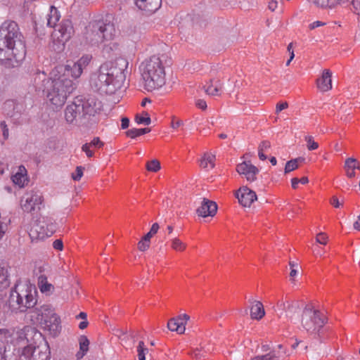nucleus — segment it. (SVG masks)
Instances as JSON below:
<instances>
[{"label": "nucleus", "mask_w": 360, "mask_h": 360, "mask_svg": "<svg viewBox=\"0 0 360 360\" xmlns=\"http://www.w3.org/2000/svg\"><path fill=\"white\" fill-rule=\"evenodd\" d=\"M41 334L34 328L25 326L11 336V340L1 352L4 360H49L51 351L46 341L36 345Z\"/></svg>", "instance_id": "1"}, {"label": "nucleus", "mask_w": 360, "mask_h": 360, "mask_svg": "<svg viewBox=\"0 0 360 360\" xmlns=\"http://www.w3.org/2000/svg\"><path fill=\"white\" fill-rule=\"evenodd\" d=\"M26 54L23 36L14 21H5L0 27V62L14 66L22 60Z\"/></svg>", "instance_id": "2"}, {"label": "nucleus", "mask_w": 360, "mask_h": 360, "mask_svg": "<svg viewBox=\"0 0 360 360\" xmlns=\"http://www.w3.org/2000/svg\"><path fill=\"white\" fill-rule=\"evenodd\" d=\"M128 65L127 60L123 58L103 63L98 71L91 76V86L106 94H115L122 86L124 71Z\"/></svg>", "instance_id": "3"}, {"label": "nucleus", "mask_w": 360, "mask_h": 360, "mask_svg": "<svg viewBox=\"0 0 360 360\" xmlns=\"http://www.w3.org/2000/svg\"><path fill=\"white\" fill-rule=\"evenodd\" d=\"M165 54L151 56L145 59L140 65V72L144 82V88L148 91L159 89L165 84Z\"/></svg>", "instance_id": "4"}, {"label": "nucleus", "mask_w": 360, "mask_h": 360, "mask_svg": "<svg viewBox=\"0 0 360 360\" xmlns=\"http://www.w3.org/2000/svg\"><path fill=\"white\" fill-rule=\"evenodd\" d=\"M43 82V91L48 103L53 109L60 108L74 89L72 80L51 75L50 78Z\"/></svg>", "instance_id": "5"}, {"label": "nucleus", "mask_w": 360, "mask_h": 360, "mask_svg": "<svg viewBox=\"0 0 360 360\" xmlns=\"http://www.w3.org/2000/svg\"><path fill=\"white\" fill-rule=\"evenodd\" d=\"M37 297L35 285L27 281H20L11 291L8 306L13 312H24L36 305Z\"/></svg>", "instance_id": "6"}, {"label": "nucleus", "mask_w": 360, "mask_h": 360, "mask_svg": "<svg viewBox=\"0 0 360 360\" xmlns=\"http://www.w3.org/2000/svg\"><path fill=\"white\" fill-rule=\"evenodd\" d=\"M304 330L310 335H316L323 327L326 317L311 305H307L302 310L300 319Z\"/></svg>", "instance_id": "7"}, {"label": "nucleus", "mask_w": 360, "mask_h": 360, "mask_svg": "<svg viewBox=\"0 0 360 360\" xmlns=\"http://www.w3.org/2000/svg\"><path fill=\"white\" fill-rule=\"evenodd\" d=\"M56 231V224L51 219L40 216L32 221L27 227V232L32 242H37L51 236Z\"/></svg>", "instance_id": "8"}, {"label": "nucleus", "mask_w": 360, "mask_h": 360, "mask_svg": "<svg viewBox=\"0 0 360 360\" xmlns=\"http://www.w3.org/2000/svg\"><path fill=\"white\" fill-rule=\"evenodd\" d=\"M115 35V29L111 25L100 22H91L86 27L84 37L86 41L91 44H97L103 41L110 40Z\"/></svg>", "instance_id": "9"}, {"label": "nucleus", "mask_w": 360, "mask_h": 360, "mask_svg": "<svg viewBox=\"0 0 360 360\" xmlns=\"http://www.w3.org/2000/svg\"><path fill=\"white\" fill-rule=\"evenodd\" d=\"M91 59L92 56L91 55H84L75 63L56 67L51 72V75L58 76L61 78H68L69 76L74 79L79 78L83 72V69L89 64Z\"/></svg>", "instance_id": "10"}, {"label": "nucleus", "mask_w": 360, "mask_h": 360, "mask_svg": "<svg viewBox=\"0 0 360 360\" xmlns=\"http://www.w3.org/2000/svg\"><path fill=\"white\" fill-rule=\"evenodd\" d=\"M52 267L48 263H41L36 266L35 274L37 277V286L40 292L51 296L55 292V286L48 281V276L51 274Z\"/></svg>", "instance_id": "11"}, {"label": "nucleus", "mask_w": 360, "mask_h": 360, "mask_svg": "<svg viewBox=\"0 0 360 360\" xmlns=\"http://www.w3.org/2000/svg\"><path fill=\"white\" fill-rule=\"evenodd\" d=\"M43 203L44 197L42 194L34 191L26 193L20 200L22 209L29 213H32L36 210H40Z\"/></svg>", "instance_id": "12"}, {"label": "nucleus", "mask_w": 360, "mask_h": 360, "mask_svg": "<svg viewBox=\"0 0 360 360\" xmlns=\"http://www.w3.org/2000/svg\"><path fill=\"white\" fill-rule=\"evenodd\" d=\"M73 33V27L70 20H63L56 28L52 34L54 41H57L59 44H64L72 37Z\"/></svg>", "instance_id": "13"}, {"label": "nucleus", "mask_w": 360, "mask_h": 360, "mask_svg": "<svg viewBox=\"0 0 360 360\" xmlns=\"http://www.w3.org/2000/svg\"><path fill=\"white\" fill-rule=\"evenodd\" d=\"M79 100L80 110L82 112V117L86 118L87 116H94L101 109V103L94 97L87 99L77 98Z\"/></svg>", "instance_id": "14"}, {"label": "nucleus", "mask_w": 360, "mask_h": 360, "mask_svg": "<svg viewBox=\"0 0 360 360\" xmlns=\"http://www.w3.org/2000/svg\"><path fill=\"white\" fill-rule=\"evenodd\" d=\"M205 93L211 96H220L223 92L224 82L221 77L216 74H212L208 82L203 86Z\"/></svg>", "instance_id": "15"}, {"label": "nucleus", "mask_w": 360, "mask_h": 360, "mask_svg": "<svg viewBox=\"0 0 360 360\" xmlns=\"http://www.w3.org/2000/svg\"><path fill=\"white\" fill-rule=\"evenodd\" d=\"M236 170L239 174L243 175L248 181H254L259 173V169L250 161H244L237 165Z\"/></svg>", "instance_id": "16"}, {"label": "nucleus", "mask_w": 360, "mask_h": 360, "mask_svg": "<svg viewBox=\"0 0 360 360\" xmlns=\"http://www.w3.org/2000/svg\"><path fill=\"white\" fill-rule=\"evenodd\" d=\"M80 103L79 100L75 98L74 101L68 105L65 110V119L66 122L69 124L74 123L76 121L77 118L79 117H82V112L80 110Z\"/></svg>", "instance_id": "17"}, {"label": "nucleus", "mask_w": 360, "mask_h": 360, "mask_svg": "<svg viewBox=\"0 0 360 360\" xmlns=\"http://www.w3.org/2000/svg\"><path fill=\"white\" fill-rule=\"evenodd\" d=\"M236 196L243 207H250L257 199L255 192L245 186L240 188Z\"/></svg>", "instance_id": "18"}, {"label": "nucleus", "mask_w": 360, "mask_h": 360, "mask_svg": "<svg viewBox=\"0 0 360 360\" xmlns=\"http://www.w3.org/2000/svg\"><path fill=\"white\" fill-rule=\"evenodd\" d=\"M189 319V316L186 314H181L176 318H172L168 321L167 328L171 331L182 334L185 332L186 325Z\"/></svg>", "instance_id": "19"}, {"label": "nucleus", "mask_w": 360, "mask_h": 360, "mask_svg": "<svg viewBox=\"0 0 360 360\" xmlns=\"http://www.w3.org/2000/svg\"><path fill=\"white\" fill-rule=\"evenodd\" d=\"M217 212V203L207 198H203L201 205L197 209V214L202 217H214Z\"/></svg>", "instance_id": "20"}, {"label": "nucleus", "mask_w": 360, "mask_h": 360, "mask_svg": "<svg viewBox=\"0 0 360 360\" xmlns=\"http://www.w3.org/2000/svg\"><path fill=\"white\" fill-rule=\"evenodd\" d=\"M136 6L147 13H154L162 4V0H134Z\"/></svg>", "instance_id": "21"}, {"label": "nucleus", "mask_w": 360, "mask_h": 360, "mask_svg": "<svg viewBox=\"0 0 360 360\" xmlns=\"http://www.w3.org/2000/svg\"><path fill=\"white\" fill-rule=\"evenodd\" d=\"M283 349L282 345H278L276 348H274L271 352L262 355H258L250 360H279L280 358L285 356H289L285 349L281 351Z\"/></svg>", "instance_id": "22"}, {"label": "nucleus", "mask_w": 360, "mask_h": 360, "mask_svg": "<svg viewBox=\"0 0 360 360\" xmlns=\"http://www.w3.org/2000/svg\"><path fill=\"white\" fill-rule=\"evenodd\" d=\"M332 72L326 69L320 78L316 79V86L322 92H326L332 89Z\"/></svg>", "instance_id": "23"}, {"label": "nucleus", "mask_w": 360, "mask_h": 360, "mask_svg": "<svg viewBox=\"0 0 360 360\" xmlns=\"http://www.w3.org/2000/svg\"><path fill=\"white\" fill-rule=\"evenodd\" d=\"M301 312V307L297 301H290L288 304V307L285 311V316L289 321L292 323H297L300 321V314Z\"/></svg>", "instance_id": "24"}, {"label": "nucleus", "mask_w": 360, "mask_h": 360, "mask_svg": "<svg viewBox=\"0 0 360 360\" xmlns=\"http://www.w3.org/2000/svg\"><path fill=\"white\" fill-rule=\"evenodd\" d=\"M11 179L13 184L20 188L27 185L29 182V179L26 168L22 165L18 167L17 172L12 176Z\"/></svg>", "instance_id": "25"}, {"label": "nucleus", "mask_w": 360, "mask_h": 360, "mask_svg": "<svg viewBox=\"0 0 360 360\" xmlns=\"http://www.w3.org/2000/svg\"><path fill=\"white\" fill-rule=\"evenodd\" d=\"M265 315V311L262 303L255 301L250 307V316L252 319L260 320Z\"/></svg>", "instance_id": "26"}, {"label": "nucleus", "mask_w": 360, "mask_h": 360, "mask_svg": "<svg viewBox=\"0 0 360 360\" xmlns=\"http://www.w3.org/2000/svg\"><path fill=\"white\" fill-rule=\"evenodd\" d=\"M10 285L8 271L6 266L0 262V291L7 288Z\"/></svg>", "instance_id": "27"}, {"label": "nucleus", "mask_w": 360, "mask_h": 360, "mask_svg": "<svg viewBox=\"0 0 360 360\" xmlns=\"http://www.w3.org/2000/svg\"><path fill=\"white\" fill-rule=\"evenodd\" d=\"M79 351L76 354L77 359H81L88 352L89 340L85 335H81L79 338Z\"/></svg>", "instance_id": "28"}, {"label": "nucleus", "mask_w": 360, "mask_h": 360, "mask_svg": "<svg viewBox=\"0 0 360 360\" xmlns=\"http://www.w3.org/2000/svg\"><path fill=\"white\" fill-rule=\"evenodd\" d=\"M60 15L57 8L54 6H51L50 13L48 15L47 25L49 27H53L56 25V23L60 20Z\"/></svg>", "instance_id": "29"}, {"label": "nucleus", "mask_w": 360, "mask_h": 360, "mask_svg": "<svg viewBox=\"0 0 360 360\" xmlns=\"http://www.w3.org/2000/svg\"><path fill=\"white\" fill-rule=\"evenodd\" d=\"M214 160L215 157L214 155L210 153L205 154L200 160V167L206 169H212L214 167Z\"/></svg>", "instance_id": "30"}, {"label": "nucleus", "mask_w": 360, "mask_h": 360, "mask_svg": "<svg viewBox=\"0 0 360 360\" xmlns=\"http://www.w3.org/2000/svg\"><path fill=\"white\" fill-rule=\"evenodd\" d=\"M170 245L172 249L176 252H184L187 248V245L178 237L170 240Z\"/></svg>", "instance_id": "31"}, {"label": "nucleus", "mask_w": 360, "mask_h": 360, "mask_svg": "<svg viewBox=\"0 0 360 360\" xmlns=\"http://www.w3.org/2000/svg\"><path fill=\"white\" fill-rule=\"evenodd\" d=\"M13 333H11L8 329H0V352L3 351L4 345L9 342L11 336H13Z\"/></svg>", "instance_id": "32"}, {"label": "nucleus", "mask_w": 360, "mask_h": 360, "mask_svg": "<svg viewBox=\"0 0 360 360\" xmlns=\"http://www.w3.org/2000/svg\"><path fill=\"white\" fill-rule=\"evenodd\" d=\"M150 131V128H144V129H131L129 130H128L126 134H127V136L131 138V139H134L137 136H141V135H143L145 134H147V133H149Z\"/></svg>", "instance_id": "33"}, {"label": "nucleus", "mask_w": 360, "mask_h": 360, "mask_svg": "<svg viewBox=\"0 0 360 360\" xmlns=\"http://www.w3.org/2000/svg\"><path fill=\"white\" fill-rule=\"evenodd\" d=\"M37 319L41 323H44L46 326H49L47 324L46 319L44 316V312H48L50 313L51 309L49 306L44 305L41 306L40 308L37 309Z\"/></svg>", "instance_id": "34"}, {"label": "nucleus", "mask_w": 360, "mask_h": 360, "mask_svg": "<svg viewBox=\"0 0 360 360\" xmlns=\"http://www.w3.org/2000/svg\"><path fill=\"white\" fill-rule=\"evenodd\" d=\"M290 301L288 300L281 299L278 301L276 303L275 311L279 313L280 315H282L284 312H285L288 304H290Z\"/></svg>", "instance_id": "35"}, {"label": "nucleus", "mask_w": 360, "mask_h": 360, "mask_svg": "<svg viewBox=\"0 0 360 360\" xmlns=\"http://www.w3.org/2000/svg\"><path fill=\"white\" fill-rule=\"evenodd\" d=\"M301 160V158H295L288 161L285 167V173H289L298 168V162Z\"/></svg>", "instance_id": "36"}, {"label": "nucleus", "mask_w": 360, "mask_h": 360, "mask_svg": "<svg viewBox=\"0 0 360 360\" xmlns=\"http://www.w3.org/2000/svg\"><path fill=\"white\" fill-rule=\"evenodd\" d=\"M345 168L360 170V162H358L355 158H349L345 160Z\"/></svg>", "instance_id": "37"}, {"label": "nucleus", "mask_w": 360, "mask_h": 360, "mask_svg": "<svg viewBox=\"0 0 360 360\" xmlns=\"http://www.w3.org/2000/svg\"><path fill=\"white\" fill-rule=\"evenodd\" d=\"M148 351V348L146 347L144 342L143 341H140L137 347L139 360H146V354Z\"/></svg>", "instance_id": "38"}, {"label": "nucleus", "mask_w": 360, "mask_h": 360, "mask_svg": "<svg viewBox=\"0 0 360 360\" xmlns=\"http://www.w3.org/2000/svg\"><path fill=\"white\" fill-rule=\"evenodd\" d=\"M160 168V163L158 160H153L146 163V169L149 172H157Z\"/></svg>", "instance_id": "39"}, {"label": "nucleus", "mask_w": 360, "mask_h": 360, "mask_svg": "<svg viewBox=\"0 0 360 360\" xmlns=\"http://www.w3.org/2000/svg\"><path fill=\"white\" fill-rule=\"evenodd\" d=\"M304 139L307 142V148L309 150H316L319 148V143L314 141L311 136H306Z\"/></svg>", "instance_id": "40"}, {"label": "nucleus", "mask_w": 360, "mask_h": 360, "mask_svg": "<svg viewBox=\"0 0 360 360\" xmlns=\"http://www.w3.org/2000/svg\"><path fill=\"white\" fill-rule=\"evenodd\" d=\"M135 120L139 124H144L146 125H149L151 122V120L147 112H145L144 115H136Z\"/></svg>", "instance_id": "41"}, {"label": "nucleus", "mask_w": 360, "mask_h": 360, "mask_svg": "<svg viewBox=\"0 0 360 360\" xmlns=\"http://www.w3.org/2000/svg\"><path fill=\"white\" fill-rule=\"evenodd\" d=\"M150 245V240L145 237H143L142 239L138 243V249L141 252H144L149 248Z\"/></svg>", "instance_id": "42"}, {"label": "nucleus", "mask_w": 360, "mask_h": 360, "mask_svg": "<svg viewBox=\"0 0 360 360\" xmlns=\"http://www.w3.org/2000/svg\"><path fill=\"white\" fill-rule=\"evenodd\" d=\"M289 266L290 268V277L292 282L295 281V277L298 274V264L294 262H290Z\"/></svg>", "instance_id": "43"}, {"label": "nucleus", "mask_w": 360, "mask_h": 360, "mask_svg": "<svg viewBox=\"0 0 360 360\" xmlns=\"http://www.w3.org/2000/svg\"><path fill=\"white\" fill-rule=\"evenodd\" d=\"M309 182V180H308V178L306 177V176H303L302 177L301 179H297V178H292L291 179V184H292V187L294 188V189H296L298 187V184H306Z\"/></svg>", "instance_id": "44"}, {"label": "nucleus", "mask_w": 360, "mask_h": 360, "mask_svg": "<svg viewBox=\"0 0 360 360\" xmlns=\"http://www.w3.org/2000/svg\"><path fill=\"white\" fill-rule=\"evenodd\" d=\"M159 228V224L158 223H154L149 232H148L143 237L150 240V238L158 233Z\"/></svg>", "instance_id": "45"}, {"label": "nucleus", "mask_w": 360, "mask_h": 360, "mask_svg": "<svg viewBox=\"0 0 360 360\" xmlns=\"http://www.w3.org/2000/svg\"><path fill=\"white\" fill-rule=\"evenodd\" d=\"M84 167L82 166L77 167L75 172L72 174V178L75 181H79L83 176Z\"/></svg>", "instance_id": "46"}, {"label": "nucleus", "mask_w": 360, "mask_h": 360, "mask_svg": "<svg viewBox=\"0 0 360 360\" xmlns=\"http://www.w3.org/2000/svg\"><path fill=\"white\" fill-rule=\"evenodd\" d=\"M328 236L325 233H319L316 236V243L321 244V245H326L328 242Z\"/></svg>", "instance_id": "47"}, {"label": "nucleus", "mask_w": 360, "mask_h": 360, "mask_svg": "<svg viewBox=\"0 0 360 360\" xmlns=\"http://www.w3.org/2000/svg\"><path fill=\"white\" fill-rule=\"evenodd\" d=\"M88 143L91 146V147L94 146L98 148H101L104 146V143L101 141L98 137L94 138V139Z\"/></svg>", "instance_id": "48"}, {"label": "nucleus", "mask_w": 360, "mask_h": 360, "mask_svg": "<svg viewBox=\"0 0 360 360\" xmlns=\"http://www.w3.org/2000/svg\"><path fill=\"white\" fill-rule=\"evenodd\" d=\"M91 146L89 143H85L82 146V149L85 152L86 155L89 158H91L94 155V152L90 150Z\"/></svg>", "instance_id": "49"}, {"label": "nucleus", "mask_w": 360, "mask_h": 360, "mask_svg": "<svg viewBox=\"0 0 360 360\" xmlns=\"http://www.w3.org/2000/svg\"><path fill=\"white\" fill-rule=\"evenodd\" d=\"M53 248L56 250H60V251L63 250V243L62 240L57 239V240H54L53 243Z\"/></svg>", "instance_id": "50"}, {"label": "nucleus", "mask_w": 360, "mask_h": 360, "mask_svg": "<svg viewBox=\"0 0 360 360\" xmlns=\"http://www.w3.org/2000/svg\"><path fill=\"white\" fill-rule=\"evenodd\" d=\"M288 107V104L286 102L277 103L276 106V113L278 114L283 110L286 109Z\"/></svg>", "instance_id": "51"}, {"label": "nucleus", "mask_w": 360, "mask_h": 360, "mask_svg": "<svg viewBox=\"0 0 360 360\" xmlns=\"http://www.w3.org/2000/svg\"><path fill=\"white\" fill-rule=\"evenodd\" d=\"M270 147H271L270 142L268 141H264L260 143L258 149L260 150L266 151L268 149L270 148Z\"/></svg>", "instance_id": "52"}, {"label": "nucleus", "mask_w": 360, "mask_h": 360, "mask_svg": "<svg viewBox=\"0 0 360 360\" xmlns=\"http://www.w3.org/2000/svg\"><path fill=\"white\" fill-rule=\"evenodd\" d=\"M196 105L201 110H205L207 108V103L203 99H198L196 101Z\"/></svg>", "instance_id": "53"}, {"label": "nucleus", "mask_w": 360, "mask_h": 360, "mask_svg": "<svg viewBox=\"0 0 360 360\" xmlns=\"http://www.w3.org/2000/svg\"><path fill=\"white\" fill-rule=\"evenodd\" d=\"M181 125H182V121L181 120H175L174 118L172 119V123H171V127L172 128H173L174 129H178Z\"/></svg>", "instance_id": "54"}, {"label": "nucleus", "mask_w": 360, "mask_h": 360, "mask_svg": "<svg viewBox=\"0 0 360 360\" xmlns=\"http://www.w3.org/2000/svg\"><path fill=\"white\" fill-rule=\"evenodd\" d=\"M325 25V23H324V22H321V21H319V20H317V21H315V22H314L311 23V24L309 25V28H310V29H311V30H313V29H315V28L319 27H320V26H322V25Z\"/></svg>", "instance_id": "55"}, {"label": "nucleus", "mask_w": 360, "mask_h": 360, "mask_svg": "<svg viewBox=\"0 0 360 360\" xmlns=\"http://www.w3.org/2000/svg\"><path fill=\"white\" fill-rule=\"evenodd\" d=\"M277 6H278V2L275 0H271L269 2V8L271 11H274L276 10V8H277Z\"/></svg>", "instance_id": "56"}, {"label": "nucleus", "mask_w": 360, "mask_h": 360, "mask_svg": "<svg viewBox=\"0 0 360 360\" xmlns=\"http://www.w3.org/2000/svg\"><path fill=\"white\" fill-rule=\"evenodd\" d=\"M129 120L127 117H123L121 120V127L122 129H127L129 127Z\"/></svg>", "instance_id": "57"}, {"label": "nucleus", "mask_w": 360, "mask_h": 360, "mask_svg": "<svg viewBox=\"0 0 360 360\" xmlns=\"http://www.w3.org/2000/svg\"><path fill=\"white\" fill-rule=\"evenodd\" d=\"M330 202L335 207L337 208L340 207L342 205V204L339 202L338 199L336 197H333Z\"/></svg>", "instance_id": "58"}, {"label": "nucleus", "mask_w": 360, "mask_h": 360, "mask_svg": "<svg viewBox=\"0 0 360 360\" xmlns=\"http://www.w3.org/2000/svg\"><path fill=\"white\" fill-rule=\"evenodd\" d=\"M346 174L349 178H353L355 176V172L353 169L345 168Z\"/></svg>", "instance_id": "59"}, {"label": "nucleus", "mask_w": 360, "mask_h": 360, "mask_svg": "<svg viewBox=\"0 0 360 360\" xmlns=\"http://www.w3.org/2000/svg\"><path fill=\"white\" fill-rule=\"evenodd\" d=\"M353 226L354 229L360 231V213L359 215L357 217L356 220L354 221Z\"/></svg>", "instance_id": "60"}, {"label": "nucleus", "mask_w": 360, "mask_h": 360, "mask_svg": "<svg viewBox=\"0 0 360 360\" xmlns=\"http://www.w3.org/2000/svg\"><path fill=\"white\" fill-rule=\"evenodd\" d=\"M88 324H89V322L87 321V320H83L82 321H81L79 323V328L81 330H84L88 326Z\"/></svg>", "instance_id": "61"}, {"label": "nucleus", "mask_w": 360, "mask_h": 360, "mask_svg": "<svg viewBox=\"0 0 360 360\" xmlns=\"http://www.w3.org/2000/svg\"><path fill=\"white\" fill-rule=\"evenodd\" d=\"M76 319H81L82 320H86L87 314L85 312H80L78 315L76 316Z\"/></svg>", "instance_id": "62"}, {"label": "nucleus", "mask_w": 360, "mask_h": 360, "mask_svg": "<svg viewBox=\"0 0 360 360\" xmlns=\"http://www.w3.org/2000/svg\"><path fill=\"white\" fill-rule=\"evenodd\" d=\"M264 152L265 151L264 150H260L258 149V155L261 160H265L266 159V156L264 153Z\"/></svg>", "instance_id": "63"}, {"label": "nucleus", "mask_w": 360, "mask_h": 360, "mask_svg": "<svg viewBox=\"0 0 360 360\" xmlns=\"http://www.w3.org/2000/svg\"><path fill=\"white\" fill-rule=\"evenodd\" d=\"M174 231V226L172 225H168L166 228V231L169 235L172 234Z\"/></svg>", "instance_id": "64"}]
</instances>
